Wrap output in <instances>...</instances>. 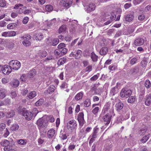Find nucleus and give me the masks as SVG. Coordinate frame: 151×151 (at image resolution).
<instances>
[{
	"label": "nucleus",
	"mask_w": 151,
	"mask_h": 151,
	"mask_svg": "<svg viewBox=\"0 0 151 151\" xmlns=\"http://www.w3.org/2000/svg\"><path fill=\"white\" fill-rule=\"evenodd\" d=\"M144 0H133V2L135 5L139 4L140 3L143 1Z\"/></svg>",
	"instance_id": "13d9d810"
},
{
	"label": "nucleus",
	"mask_w": 151,
	"mask_h": 151,
	"mask_svg": "<svg viewBox=\"0 0 151 151\" xmlns=\"http://www.w3.org/2000/svg\"><path fill=\"white\" fill-rule=\"evenodd\" d=\"M117 66L114 65H111L109 67V69L111 70H115Z\"/></svg>",
	"instance_id": "864d4df0"
},
{
	"label": "nucleus",
	"mask_w": 151,
	"mask_h": 151,
	"mask_svg": "<svg viewBox=\"0 0 151 151\" xmlns=\"http://www.w3.org/2000/svg\"><path fill=\"white\" fill-rule=\"evenodd\" d=\"M53 7L50 5H47L46 6V10L48 12H51L53 10Z\"/></svg>",
	"instance_id": "a18cd8bd"
},
{
	"label": "nucleus",
	"mask_w": 151,
	"mask_h": 151,
	"mask_svg": "<svg viewBox=\"0 0 151 151\" xmlns=\"http://www.w3.org/2000/svg\"><path fill=\"white\" fill-rule=\"evenodd\" d=\"M132 93V91L131 90L123 88L120 92V96L122 98H127L131 95Z\"/></svg>",
	"instance_id": "20e7f679"
},
{
	"label": "nucleus",
	"mask_w": 151,
	"mask_h": 151,
	"mask_svg": "<svg viewBox=\"0 0 151 151\" xmlns=\"http://www.w3.org/2000/svg\"><path fill=\"white\" fill-rule=\"evenodd\" d=\"M148 62L146 59H143L141 62V66L144 68L146 67Z\"/></svg>",
	"instance_id": "58836bf2"
},
{
	"label": "nucleus",
	"mask_w": 151,
	"mask_h": 151,
	"mask_svg": "<svg viewBox=\"0 0 151 151\" xmlns=\"http://www.w3.org/2000/svg\"><path fill=\"white\" fill-rule=\"evenodd\" d=\"M82 51L80 50H78L75 55V58L76 59H79L80 58L82 54Z\"/></svg>",
	"instance_id": "2f4dec72"
},
{
	"label": "nucleus",
	"mask_w": 151,
	"mask_h": 151,
	"mask_svg": "<svg viewBox=\"0 0 151 151\" xmlns=\"http://www.w3.org/2000/svg\"><path fill=\"white\" fill-rule=\"evenodd\" d=\"M54 53L55 55L57 56V57L58 58L61 56V50H55L54 51Z\"/></svg>",
	"instance_id": "a19ab883"
},
{
	"label": "nucleus",
	"mask_w": 151,
	"mask_h": 151,
	"mask_svg": "<svg viewBox=\"0 0 151 151\" xmlns=\"http://www.w3.org/2000/svg\"><path fill=\"white\" fill-rule=\"evenodd\" d=\"M84 114L83 112H80L78 115L77 120L80 126L82 127L85 122L84 118Z\"/></svg>",
	"instance_id": "423d86ee"
},
{
	"label": "nucleus",
	"mask_w": 151,
	"mask_h": 151,
	"mask_svg": "<svg viewBox=\"0 0 151 151\" xmlns=\"http://www.w3.org/2000/svg\"><path fill=\"white\" fill-rule=\"evenodd\" d=\"M76 146L74 145L70 144L68 147V149L69 150H73L75 148Z\"/></svg>",
	"instance_id": "774afa93"
},
{
	"label": "nucleus",
	"mask_w": 151,
	"mask_h": 151,
	"mask_svg": "<svg viewBox=\"0 0 151 151\" xmlns=\"http://www.w3.org/2000/svg\"><path fill=\"white\" fill-rule=\"evenodd\" d=\"M91 58L92 61L94 62L97 61L98 59V56L94 52L91 53Z\"/></svg>",
	"instance_id": "393cba45"
},
{
	"label": "nucleus",
	"mask_w": 151,
	"mask_h": 151,
	"mask_svg": "<svg viewBox=\"0 0 151 151\" xmlns=\"http://www.w3.org/2000/svg\"><path fill=\"white\" fill-rule=\"evenodd\" d=\"M60 137L61 139L63 140L66 139L67 138V136L65 133L62 134L60 135Z\"/></svg>",
	"instance_id": "6e6d98bb"
},
{
	"label": "nucleus",
	"mask_w": 151,
	"mask_h": 151,
	"mask_svg": "<svg viewBox=\"0 0 151 151\" xmlns=\"http://www.w3.org/2000/svg\"><path fill=\"white\" fill-rule=\"evenodd\" d=\"M67 59L64 57L60 58L58 61L57 65L58 66H60L63 65L66 61Z\"/></svg>",
	"instance_id": "b1692460"
},
{
	"label": "nucleus",
	"mask_w": 151,
	"mask_h": 151,
	"mask_svg": "<svg viewBox=\"0 0 151 151\" xmlns=\"http://www.w3.org/2000/svg\"><path fill=\"white\" fill-rule=\"evenodd\" d=\"M141 70L140 67L139 66L137 65L132 68L130 70V73L134 75L137 74Z\"/></svg>",
	"instance_id": "1a4fd4ad"
},
{
	"label": "nucleus",
	"mask_w": 151,
	"mask_h": 151,
	"mask_svg": "<svg viewBox=\"0 0 151 151\" xmlns=\"http://www.w3.org/2000/svg\"><path fill=\"white\" fill-rule=\"evenodd\" d=\"M19 126L17 124H13L11 128V129L12 131H16L19 128Z\"/></svg>",
	"instance_id": "c9c22d12"
},
{
	"label": "nucleus",
	"mask_w": 151,
	"mask_h": 151,
	"mask_svg": "<svg viewBox=\"0 0 151 151\" xmlns=\"http://www.w3.org/2000/svg\"><path fill=\"white\" fill-rule=\"evenodd\" d=\"M23 116L25 117L27 120H30L33 117V114L32 113L27 111H24L23 113Z\"/></svg>",
	"instance_id": "9d476101"
},
{
	"label": "nucleus",
	"mask_w": 151,
	"mask_h": 151,
	"mask_svg": "<svg viewBox=\"0 0 151 151\" xmlns=\"http://www.w3.org/2000/svg\"><path fill=\"white\" fill-rule=\"evenodd\" d=\"M150 137V134H149L144 136L143 138L140 140V142L141 143H143L146 142L149 139Z\"/></svg>",
	"instance_id": "7c9ffc66"
},
{
	"label": "nucleus",
	"mask_w": 151,
	"mask_h": 151,
	"mask_svg": "<svg viewBox=\"0 0 151 151\" xmlns=\"http://www.w3.org/2000/svg\"><path fill=\"white\" fill-rule=\"evenodd\" d=\"M31 36L28 34H26L24 35L21 38L22 40H29L31 38Z\"/></svg>",
	"instance_id": "473e14b6"
},
{
	"label": "nucleus",
	"mask_w": 151,
	"mask_h": 151,
	"mask_svg": "<svg viewBox=\"0 0 151 151\" xmlns=\"http://www.w3.org/2000/svg\"><path fill=\"white\" fill-rule=\"evenodd\" d=\"M34 36L36 39L38 40H41L43 37V35L41 33L35 34Z\"/></svg>",
	"instance_id": "cd10ccee"
},
{
	"label": "nucleus",
	"mask_w": 151,
	"mask_h": 151,
	"mask_svg": "<svg viewBox=\"0 0 151 151\" xmlns=\"http://www.w3.org/2000/svg\"><path fill=\"white\" fill-rule=\"evenodd\" d=\"M22 42L23 44L26 46H29L31 45V42L29 40H23Z\"/></svg>",
	"instance_id": "c03bdc74"
},
{
	"label": "nucleus",
	"mask_w": 151,
	"mask_h": 151,
	"mask_svg": "<svg viewBox=\"0 0 151 151\" xmlns=\"http://www.w3.org/2000/svg\"><path fill=\"white\" fill-rule=\"evenodd\" d=\"M26 7L24 6L23 7V9L22 8H20L18 10H17V12L19 14H22V13H24V10H25L26 9Z\"/></svg>",
	"instance_id": "3c124183"
},
{
	"label": "nucleus",
	"mask_w": 151,
	"mask_h": 151,
	"mask_svg": "<svg viewBox=\"0 0 151 151\" xmlns=\"http://www.w3.org/2000/svg\"><path fill=\"white\" fill-rule=\"evenodd\" d=\"M151 104V94L150 93L146 96V100L145 104L147 106H149Z\"/></svg>",
	"instance_id": "4468645a"
},
{
	"label": "nucleus",
	"mask_w": 151,
	"mask_h": 151,
	"mask_svg": "<svg viewBox=\"0 0 151 151\" xmlns=\"http://www.w3.org/2000/svg\"><path fill=\"white\" fill-rule=\"evenodd\" d=\"M99 104H93L92 106V108L93 109L92 110V113L94 115H96L100 110V108L95 106L99 105Z\"/></svg>",
	"instance_id": "ddd939ff"
},
{
	"label": "nucleus",
	"mask_w": 151,
	"mask_h": 151,
	"mask_svg": "<svg viewBox=\"0 0 151 151\" xmlns=\"http://www.w3.org/2000/svg\"><path fill=\"white\" fill-rule=\"evenodd\" d=\"M36 73L35 70L32 69L30 70L28 73L27 74V77L29 78H32L35 75Z\"/></svg>",
	"instance_id": "5701e85b"
},
{
	"label": "nucleus",
	"mask_w": 151,
	"mask_h": 151,
	"mask_svg": "<svg viewBox=\"0 0 151 151\" xmlns=\"http://www.w3.org/2000/svg\"><path fill=\"white\" fill-rule=\"evenodd\" d=\"M11 69L17 70L21 67V64L17 60H12L9 63Z\"/></svg>",
	"instance_id": "7ed1b4c3"
},
{
	"label": "nucleus",
	"mask_w": 151,
	"mask_h": 151,
	"mask_svg": "<svg viewBox=\"0 0 151 151\" xmlns=\"http://www.w3.org/2000/svg\"><path fill=\"white\" fill-rule=\"evenodd\" d=\"M84 104L85 107H89L91 104L90 100L88 99H86L84 102Z\"/></svg>",
	"instance_id": "37998d69"
},
{
	"label": "nucleus",
	"mask_w": 151,
	"mask_h": 151,
	"mask_svg": "<svg viewBox=\"0 0 151 151\" xmlns=\"http://www.w3.org/2000/svg\"><path fill=\"white\" fill-rule=\"evenodd\" d=\"M145 42L144 39L141 37L137 38L134 41V44L137 46H139L143 45Z\"/></svg>",
	"instance_id": "9b49d317"
},
{
	"label": "nucleus",
	"mask_w": 151,
	"mask_h": 151,
	"mask_svg": "<svg viewBox=\"0 0 151 151\" xmlns=\"http://www.w3.org/2000/svg\"><path fill=\"white\" fill-rule=\"evenodd\" d=\"M92 70V66L90 65L86 68L85 70L86 72H89Z\"/></svg>",
	"instance_id": "69168bd1"
},
{
	"label": "nucleus",
	"mask_w": 151,
	"mask_h": 151,
	"mask_svg": "<svg viewBox=\"0 0 151 151\" xmlns=\"http://www.w3.org/2000/svg\"><path fill=\"white\" fill-rule=\"evenodd\" d=\"M1 145L3 146H8L9 144V142L7 140L5 139L1 143Z\"/></svg>",
	"instance_id": "4c0bfd02"
},
{
	"label": "nucleus",
	"mask_w": 151,
	"mask_h": 151,
	"mask_svg": "<svg viewBox=\"0 0 151 151\" xmlns=\"http://www.w3.org/2000/svg\"><path fill=\"white\" fill-rule=\"evenodd\" d=\"M111 143L110 142L109 143H108L105 145L103 150V151H110L111 150L112 145L111 143Z\"/></svg>",
	"instance_id": "dca6fc26"
},
{
	"label": "nucleus",
	"mask_w": 151,
	"mask_h": 151,
	"mask_svg": "<svg viewBox=\"0 0 151 151\" xmlns=\"http://www.w3.org/2000/svg\"><path fill=\"white\" fill-rule=\"evenodd\" d=\"M62 2L64 6L68 8L73 3V0H64Z\"/></svg>",
	"instance_id": "f8f14e48"
},
{
	"label": "nucleus",
	"mask_w": 151,
	"mask_h": 151,
	"mask_svg": "<svg viewBox=\"0 0 151 151\" xmlns=\"http://www.w3.org/2000/svg\"><path fill=\"white\" fill-rule=\"evenodd\" d=\"M67 52V49L66 48H63L61 50V54L64 55Z\"/></svg>",
	"instance_id": "338daca9"
},
{
	"label": "nucleus",
	"mask_w": 151,
	"mask_h": 151,
	"mask_svg": "<svg viewBox=\"0 0 151 151\" xmlns=\"http://www.w3.org/2000/svg\"><path fill=\"white\" fill-rule=\"evenodd\" d=\"M17 143L21 145H24L26 144L25 140L23 139H20L17 140Z\"/></svg>",
	"instance_id": "603ef678"
},
{
	"label": "nucleus",
	"mask_w": 151,
	"mask_h": 151,
	"mask_svg": "<svg viewBox=\"0 0 151 151\" xmlns=\"http://www.w3.org/2000/svg\"><path fill=\"white\" fill-rule=\"evenodd\" d=\"M37 124L39 127L40 130H41L43 128L45 129L47 127L48 123L46 119L42 118L38 119L37 122Z\"/></svg>",
	"instance_id": "f03ea898"
},
{
	"label": "nucleus",
	"mask_w": 151,
	"mask_h": 151,
	"mask_svg": "<svg viewBox=\"0 0 151 151\" xmlns=\"http://www.w3.org/2000/svg\"><path fill=\"white\" fill-rule=\"evenodd\" d=\"M13 86L14 87H17L19 85V81L16 79L13 80L12 82Z\"/></svg>",
	"instance_id": "f704fd0d"
},
{
	"label": "nucleus",
	"mask_w": 151,
	"mask_h": 151,
	"mask_svg": "<svg viewBox=\"0 0 151 151\" xmlns=\"http://www.w3.org/2000/svg\"><path fill=\"white\" fill-rule=\"evenodd\" d=\"M12 69L10 65H4L1 66V70L5 75H8L12 72Z\"/></svg>",
	"instance_id": "39448f33"
},
{
	"label": "nucleus",
	"mask_w": 151,
	"mask_h": 151,
	"mask_svg": "<svg viewBox=\"0 0 151 151\" xmlns=\"http://www.w3.org/2000/svg\"><path fill=\"white\" fill-rule=\"evenodd\" d=\"M77 124L76 122L74 120H72L68 122L67 123V127L68 128L72 129L76 127Z\"/></svg>",
	"instance_id": "0eeeda50"
},
{
	"label": "nucleus",
	"mask_w": 151,
	"mask_h": 151,
	"mask_svg": "<svg viewBox=\"0 0 151 151\" xmlns=\"http://www.w3.org/2000/svg\"><path fill=\"white\" fill-rule=\"evenodd\" d=\"M108 49L107 47H104L101 48L99 51V53L101 55L104 56L107 53Z\"/></svg>",
	"instance_id": "2eb2a0df"
},
{
	"label": "nucleus",
	"mask_w": 151,
	"mask_h": 151,
	"mask_svg": "<svg viewBox=\"0 0 151 151\" xmlns=\"http://www.w3.org/2000/svg\"><path fill=\"white\" fill-rule=\"evenodd\" d=\"M55 133V130L53 129H51L49 130L47 132V136L49 138H52L54 136Z\"/></svg>",
	"instance_id": "4be33fe9"
},
{
	"label": "nucleus",
	"mask_w": 151,
	"mask_h": 151,
	"mask_svg": "<svg viewBox=\"0 0 151 151\" xmlns=\"http://www.w3.org/2000/svg\"><path fill=\"white\" fill-rule=\"evenodd\" d=\"M65 47V44L63 43H61L58 46V49H63Z\"/></svg>",
	"instance_id": "e2e57ef3"
},
{
	"label": "nucleus",
	"mask_w": 151,
	"mask_h": 151,
	"mask_svg": "<svg viewBox=\"0 0 151 151\" xmlns=\"http://www.w3.org/2000/svg\"><path fill=\"white\" fill-rule=\"evenodd\" d=\"M29 20V18L28 17H25L23 19V23L24 24H26L28 22Z\"/></svg>",
	"instance_id": "680f3d73"
},
{
	"label": "nucleus",
	"mask_w": 151,
	"mask_h": 151,
	"mask_svg": "<svg viewBox=\"0 0 151 151\" xmlns=\"http://www.w3.org/2000/svg\"><path fill=\"white\" fill-rule=\"evenodd\" d=\"M9 37H14L16 35V32L14 31H11L9 32Z\"/></svg>",
	"instance_id": "052dcab7"
},
{
	"label": "nucleus",
	"mask_w": 151,
	"mask_h": 151,
	"mask_svg": "<svg viewBox=\"0 0 151 151\" xmlns=\"http://www.w3.org/2000/svg\"><path fill=\"white\" fill-rule=\"evenodd\" d=\"M146 132L145 129L144 128L141 129L139 131V133L140 136L144 135Z\"/></svg>",
	"instance_id": "8fccbe9b"
},
{
	"label": "nucleus",
	"mask_w": 151,
	"mask_h": 151,
	"mask_svg": "<svg viewBox=\"0 0 151 151\" xmlns=\"http://www.w3.org/2000/svg\"><path fill=\"white\" fill-rule=\"evenodd\" d=\"M6 2L5 0H0V6L4 7L6 5Z\"/></svg>",
	"instance_id": "de8ad7c7"
},
{
	"label": "nucleus",
	"mask_w": 151,
	"mask_h": 151,
	"mask_svg": "<svg viewBox=\"0 0 151 151\" xmlns=\"http://www.w3.org/2000/svg\"><path fill=\"white\" fill-rule=\"evenodd\" d=\"M135 98L133 96L129 97L127 101L129 103H132L135 101Z\"/></svg>",
	"instance_id": "09e8293b"
},
{
	"label": "nucleus",
	"mask_w": 151,
	"mask_h": 151,
	"mask_svg": "<svg viewBox=\"0 0 151 151\" xmlns=\"http://www.w3.org/2000/svg\"><path fill=\"white\" fill-rule=\"evenodd\" d=\"M15 27V25L14 23H11L8 24L7 26V29H13Z\"/></svg>",
	"instance_id": "5fc2aeb1"
},
{
	"label": "nucleus",
	"mask_w": 151,
	"mask_h": 151,
	"mask_svg": "<svg viewBox=\"0 0 151 151\" xmlns=\"http://www.w3.org/2000/svg\"><path fill=\"white\" fill-rule=\"evenodd\" d=\"M15 114V112L13 110H11L8 112L6 114V116L8 118H11Z\"/></svg>",
	"instance_id": "c756f323"
},
{
	"label": "nucleus",
	"mask_w": 151,
	"mask_h": 151,
	"mask_svg": "<svg viewBox=\"0 0 151 151\" xmlns=\"http://www.w3.org/2000/svg\"><path fill=\"white\" fill-rule=\"evenodd\" d=\"M27 77V74H24L22 75L20 77V79L22 81H24Z\"/></svg>",
	"instance_id": "0e129e2a"
},
{
	"label": "nucleus",
	"mask_w": 151,
	"mask_h": 151,
	"mask_svg": "<svg viewBox=\"0 0 151 151\" xmlns=\"http://www.w3.org/2000/svg\"><path fill=\"white\" fill-rule=\"evenodd\" d=\"M110 107V104L109 103H107L104 105L102 110V112L104 114L106 113L107 112L110 114V111L111 109H113V112H114V109L113 107H112L111 108Z\"/></svg>",
	"instance_id": "6e6552de"
},
{
	"label": "nucleus",
	"mask_w": 151,
	"mask_h": 151,
	"mask_svg": "<svg viewBox=\"0 0 151 151\" xmlns=\"http://www.w3.org/2000/svg\"><path fill=\"white\" fill-rule=\"evenodd\" d=\"M125 18L126 21L129 22L132 21L134 17L133 14H129L126 15Z\"/></svg>",
	"instance_id": "412c9836"
},
{
	"label": "nucleus",
	"mask_w": 151,
	"mask_h": 151,
	"mask_svg": "<svg viewBox=\"0 0 151 151\" xmlns=\"http://www.w3.org/2000/svg\"><path fill=\"white\" fill-rule=\"evenodd\" d=\"M47 55V52L45 51H40L37 54V56L40 58H42Z\"/></svg>",
	"instance_id": "f3484780"
},
{
	"label": "nucleus",
	"mask_w": 151,
	"mask_h": 151,
	"mask_svg": "<svg viewBox=\"0 0 151 151\" xmlns=\"http://www.w3.org/2000/svg\"><path fill=\"white\" fill-rule=\"evenodd\" d=\"M118 89L116 87H114L112 88L110 91V95L112 96H114V95L117 93Z\"/></svg>",
	"instance_id": "c85d7f7f"
},
{
	"label": "nucleus",
	"mask_w": 151,
	"mask_h": 151,
	"mask_svg": "<svg viewBox=\"0 0 151 151\" xmlns=\"http://www.w3.org/2000/svg\"><path fill=\"white\" fill-rule=\"evenodd\" d=\"M96 6L94 4L90 3L87 8L88 12H90L94 10L95 9Z\"/></svg>",
	"instance_id": "aec40b11"
},
{
	"label": "nucleus",
	"mask_w": 151,
	"mask_h": 151,
	"mask_svg": "<svg viewBox=\"0 0 151 151\" xmlns=\"http://www.w3.org/2000/svg\"><path fill=\"white\" fill-rule=\"evenodd\" d=\"M145 86L147 88H150L151 86L150 81L149 80H147L145 82Z\"/></svg>",
	"instance_id": "e433bc0d"
},
{
	"label": "nucleus",
	"mask_w": 151,
	"mask_h": 151,
	"mask_svg": "<svg viewBox=\"0 0 151 151\" xmlns=\"http://www.w3.org/2000/svg\"><path fill=\"white\" fill-rule=\"evenodd\" d=\"M83 93L80 92L77 93L75 96V99L77 101H78L82 99Z\"/></svg>",
	"instance_id": "bb28decb"
},
{
	"label": "nucleus",
	"mask_w": 151,
	"mask_h": 151,
	"mask_svg": "<svg viewBox=\"0 0 151 151\" xmlns=\"http://www.w3.org/2000/svg\"><path fill=\"white\" fill-rule=\"evenodd\" d=\"M55 89V87L54 86H51L49 87L48 89L47 90V92L48 93L50 94L53 92Z\"/></svg>",
	"instance_id": "72a5a7b5"
},
{
	"label": "nucleus",
	"mask_w": 151,
	"mask_h": 151,
	"mask_svg": "<svg viewBox=\"0 0 151 151\" xmlns=\"http://www.w3.org/2000/svg\"><path fill=\"white\" fill-rule=\"evenodd\" d=\"M59 42V40L58 38L54 39L52 40L51 45L53 46H55L57 45Z\"/></svg>",
	"instance_id": "79ce46f5"
},
{
	"label": "nucleus",
	"mask_w": 151,
	"mask_h": 151,
	"mask_svg": "<svg viewBox=\"0 0 151 151\" xmlns=\"http://www.w3.org/2000/svg\"><path fill=\"white\" fill-rule=\"evenodd\" d=\"M137 61V59L136 58H132L130 60V64L133 65L136 63Z\"/></svg>",
	"instance_id": "bf43d9fd"
},
{
	"label": "nucleus",
	"mask_w": 151,
	"mask_h": 151,
	"mask_svg": "<svg viewBox=\"0 0 151 151\" xmlns=\"http://www.w3.org/2000/svg\"><path fill=\"white\" fill-rule=\"evenodd\" d=\"M6 91L4 89L0 90V99H3L6 96Z\"/></svg>",
	"instance_id": "a878e982"
},
{
	"label": "nucleus",
	"mask_w": 151,
	"mask_h": 151,
	"mask_svg": "<svg viewBox=\"0 0 151 151\" xmlns=\"http://www.w3.org/2000/svg\"><path fill=\"white\" fill-rule=\"evenodd\" d=\"M123 106V103L120 102L116 104L115 105L116 109L117 111H119L122 109Z\"/></svg>",
	"instance_id": "6ab92c4d"
},
{
	"label": "nucleus",
	"mask_w": 151,
	"mask_h": 151,
	"mask_svg": "<svg viewBox=\"0 0 151 151\" xmlns=\"http://www.w3.org/2000/svg\"><path fill=\"white\" fill-rule=\"evenodd\" d=\"M110 114H109L108 112H107V113L103 117V120L104 122H106L105 124L106 125H108L109 124L112 117L114 116L115 115L113 109H111L110 110Z\"/></svg>",
	"instance_id": "f257e3e1"
},
{
	"label": "nucleus",
	"mask_w": 151,
	"mask_h": 151,
	"mask_svg": "<svg viewBox=\"0 0 151 151\" xmlns=\"http://www.w3.org/2000/svg\"><path fill=\"white\" fill-rule=\"evenodd\" d=\"M37 93L35 91L30 92L27 94V97L29 99H32L36 96Z\"/></svg>",
	"instance_id": "a211bd4d"
},
{
	"label": "nucleus",
	"mask_w": 151,
	"mask_h": 151,
	"mask_svg": "<svg viewBox=\"0 0 151 151\" xmlns=\"http://www.w3.org/2000/svg\"><path fill=\"white\" fill-rule=\"evenodd\" d=\"M43 101V99H40L35 103V105L36 106H40L42 104Z\"/></svg>",
	"instance_id": "49530a36"
},
{
	"label": "nucleus",
	"mask_w": 151,
	"mask_h": 151,
	"mask_svg": "<svg viewBox=\"0 0 151 151\" xmlns=\"http://www.w3.org/2000/svg\"><path fill=\"white\" fill-rule=\"evenodd\" d=\"M138 18L139 21H142L144 20L145 18V16L144 14H142L138 16Z\"/></svg>",
	"instance_id": "4d7b16f0"
},
{
	"label": "nucleus",
	"mask_w": 151,
	"mask_h": 151,
	"mask_svg": "<svg viewBox=\"0 0 151 151\" xmlns=\"http://www.w3.org/2000/svg\"><path fill=\"white\" fill-rule=\"evenodd\" d=\"M66 29V26L65 25H62L59 29L58 31L60 34L65 31Z\"/></svg>",
	"instance_id": "ea45409f"
}]
</instances>
